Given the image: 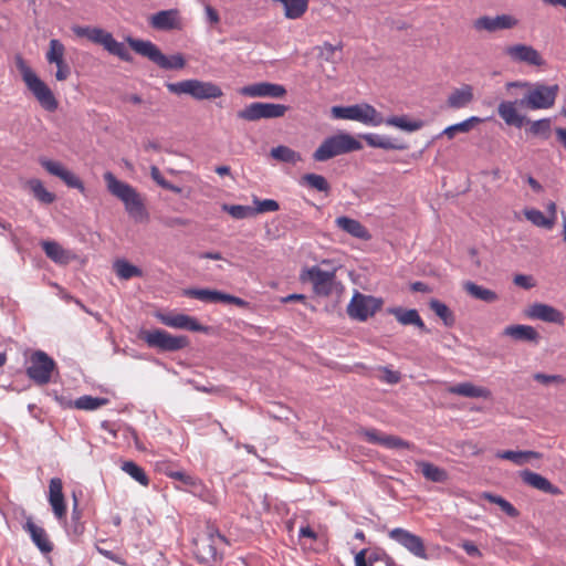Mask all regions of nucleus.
<instances>
[{"mask_svg":"<svg viewBox=\"0 0 566 566\" xmlns=\"http://www.w3.org/2000/svg\"><path fill=\"white\" fill-rule=\"evenodd\" d=\"M496 458L512 461L516 465H523L531 459H539L541 454L535 451H514V450H504L497 451Z\"/></svg>","mask_w":566,"mask_h":566,"instance_id":"obj_36","label":"nucleus"},{"mask_svg":"<svg viewBox=\"0 0 566 566\" xmlns=\"http://www.w3.org/2000/svg\"><path fill=\"white\" fill-rule=\"evenodd\" d=\"M166 475L168 478L179 482L180 484H178L177 486H181V488L190 486L192 481L196 478L195 475L188 474L184 471H172V470L167 471Z\"/></svg>","mask_w":566,"mask_h":566,"instance_id":"obj_58","label":"nucleus"},{"mask_svg":"<svg viewBox=\"0 0 566 566\" xmlns=\"http://www.w3.org/2000/svg\"><path fill=\"white\" fill-rule=\"evenodd\" d=\"M464 290L474 298L483 301L485 303H493L497 301V294L486 287L475 284L474 282L468 281L464 283Z\"/></svg>","mask_w":566,"mask_h":566,"instance_id":"obj_38","label":"nucleus"},{"mask_svg":"<svg viewBox=\"0 0 566 566\" xmlns=\"http://www.w3.org/2000/svg\"><path fill=\"white\" fill-rule=\"evenodd\" d=\"M103 177L109 193L124 203L125 210L132 219L136 222L148 220L149 214L144 200L133 186L117 179L111 171H106Z\"/></svg>","mask_w":566,"mask_h":566,"instance_id":"obj_1","label":"nucleus"},{"mask_svg":"<svg viewBox=\"0 0 566 566\" xmlns=\"http://www.w3.org/2000/svg\"><path fill=\"white\" fill-rule=\"evenodd\" d=\"M253 203L255 205V208H253L254 214L274 212L280 209L279 202L274 199H259L258 197H253Z\"/></svg>","mask_w":566,"mask_h":566,"instance_id":"obj_54","label":"nucleus"},{"mask_svg":"<svg viewBox=\"0 0 566 566\" xmlns=\"http://www.w3.org/2000/svg\"><path fill=\"white\" fill-rule=\"evenodd\" d=\"M23 530L29 533L31 541L41 553L49 554L53 551V544L49 539L45 530L35 525L31 516L23 524Z\"/></svg>","mask_w":566,"mask_h":566,"instance_id":"obj_23","label":"nucleus"},{"mask_svg":"<svg viewBox=\"0 0 566 566\" xmlns=\"http://www.w3.org/2000/svg\"><path fill=\"white\" fill-rule=\"evenodd\" d=\"M217 541L226 542V537L219 532L210 533L207 541H202L201 551L207 553L211 558H216L218 555Z\"/></svg>","mask_w":566,"mask_h":566,"instance_id":"obj_50","label":"nucleus"},{"mask_svg":"<svg viewBox=\"0 0 566 566\" xmlns=\"http://www.w3.org/2000/svg\"><path fill=\"white\" fill-rule=\"evenodd\" d=\"M369 147L380 148L385 150H405L407 145L398 139H394L389 136L367 133L360 136Z\"/></svg>","mask_w":566,"mask_h":566,"instance_id":"obj_25","label":"nucleus"},{"mask_svg":"<svg viewBox=\"0 0 566 566\" xmlns=\"http://www.w3.org/2000/svg\"><path fill=\"white\" fill-rule=\"evenodd\" d=\"M387 126L399 128L407 133H413L422 128L423 122L420 119H410L407 115L389 116L385 118Z\"/></svg>","mask_w":566,"mask_h":566,"instance_id":"obj_33","label":"nucleus"},{"mask_svg":"<svg viewBox=\"0 0 566 566\" xmlns=\"http://www.w3.org/2000/svg\"><path fill=\"white\" fill-rule=\"evenodd\" d=\"M82 512L78 509V501L76 495L73 494V509H72V522L74 524V532L76 534L83 532V525L81 524Z\"/></svg>","mask_w":566,"mask_h":566,"instance_id":"obj_60","label":"nucleus"},{"mask_svg":"<svg viewBox=\"0 0 566 566\" xmlns=\"http://www.w3.org/2000/svg\"><path fill=\"white\" fill-rule=\"evenodd\" d=\"M49 503L57 520H64L66 516V505L63 495V483L59 478H52L49 484Z\"/></svg>","mask_w":566,"mask_h":566,"instance_id":"obj_20","label":"nucleus"},{"mask_svg":"<svg viewBox=\"0 0 566 566\" xmlns=\"http://www.w3.org/2000/svg\"><path fill=\"white\" fill-rule=\"evenodd\" d=\"M72 31L78 38H86L91 42L102 45L109 54H113L125 62H130L133 60L125 44L115 40L112 33L102 28L73 25Z\"/></svg>","mask_w":566,"mask_h":566,"instance_id":"obj_6","label":"nucleus"},{"mask_svg":"<svg viewBox=\"0 0 566 566\" xmlns=\"http://www.w3.org/2000/svg\"><path fill=\"white\" fill-rule=\"evenodd\" d=\"M335 223L339 229L354 238L360 240H368L370 238L368 230L358 220L342 216L336 218Z\"/></svg>","mask_w":566,"mask_h":566,"instance_id":"obj_26","label":"nucleus"},{"mask_svg":"<svg viewBox=\"0 0 566 566\" xmlns=\"http://www.w3.org/2000/svg\"><path fill=\"white\" fill-rule=\"evenodd\" d=\"M120 469L140 485H149V478L147 476L145 470L134 461H124L120 465Z\"/></svg>","mask_w":566,"mask_h":566,"instance_id":"obj_42","label":"nucleus"},{"mask_svg":"<svg viewBox=\"0 0 566 566\" xmlns=\"http://www.w3.org/2000/svg\"><path fill=\"white\" fill-rule=\"evenodd\" d=\"M240 93L248 97H271L280 98L285 95L286 90L283 85L270 82H258L245 85Z\"/></svg>","mask_w":566,"mask_h":566,"instance_id":"obj_18","label":"nucleus"},{"mask_svg":"<svg viewBox=\"0 0 566 566\" xmlns=\"http://www.w3.org/2000/svg\"><path fill=\"white\" fill-rule=\"evenodd\" d=\"M15 66L20 72L27 88L31 92L41 107L46 112H55L59 107V102L46 83L35 74V72L20 55L15 57Z\"/></svg>","mask_w":566,"mask_h":566,"instance_id":"obj_3","label":"nucleus"},{"mask_svg":"<svg viewBox=\"0 0 566 566\" xmlns=\"http://www.w3.org/2000/svg\"><path fill=\"white\" fill-rule=\"evenodd\" d=\"M223 95L221 87L212 82L197 81L195 99H214Z\"/></svg>","mask_w":566,"mask_h":566,"instance_id":"obj_35","label":"nucleus"},{"mask_svg":"<svg viewBox=\"0 0 566 566\" xmlns=\"http://www.w3.org/2000/svg\"><path fill=\"white\" fill-rule=\"evenodd\" d=\"M388 536L415 557L428 558L424 542L417 534L402 527H395L388 532Z\"/></svg>","mask_w":566,"mask_h":566,"instance_id":"obj_11","label":"nucleus"},{"mask_svg":"<svg viewBox=\"0 0 566 566\" xmlns=\"http://www.w3.org/2000/svg\"><path fill=\"white\" fill-rule=\"evenodd\" d=\"M28 187L33 196L42 203L50 205L55 200V195L46 190L40 179H30Z\"/></svg>","mask_w":566,"mask_h":566,"instance_id":"obj_45","label":"nucleus"},{"mask_svg":"<svg viewBox=\"0 0 566 566\" xmlns=\"http://www.w3.org/2000/svg\"><path fill=\"white\" fill-rule=\"evenodd\" d=\"M504 53L514 63H525L532 66H542L545 63L535 48L524 43L509 45L504 49Z\"/></svg>","mask_w":566,"mask_h":566,"instance_id":"obj_14","label":"nucleus"},{"mask_svg":"<svg viewBox=\"0 0 566 566\" xmlns=\"http://www.w3.org/2000/svg\"><path fill=\"white\" fill-rule=\"evenodd\" d=\"M187 314L157 313L158 321L172 328H180Z\"/></svg>","mask_w":566,"mask_h":566,"instance_id":"obj_52","label":"nucleus"},{"mask_svg":"<svg viewBox=\"0 0 566 566\" xmlns=\"http://www.w3.org/2000/svg\"><path fill=\"white\" fill-rule=\"evenodd\" d=\"M380 306V300L356 292L347 306V313L350 318L365 322L373 316Z\"/></svg>","mask_w":566,"mask_h":566,"instance_id":"obj_10","label":"nucleus"},{"mask_svg":"<svg viewBox=\"0 0 566 566\" xmlns=\"http://www.w3.org/2000/svg\"><path fill=\"white\" fill-rule=\"evenodd\" d=\"M526 314L532 319H538L545 323H553L557 325H564L565 323V315L563 312L544 303L532 304L527 308Z\"/></svg>","mask_w":566,"mask_h":566,"instance_id":"obj_19","label":"nucleus"},{"mask_svg":"<svg viewBox=\"0 0 566 566\" xmlns=\"http://www.w3.org/2000/svg\"><path fill=\"white\" fill-rule=\"evenodd\" d=\"M513 281L517 286L525 290L532 289L535 285L533 277L530 275L517 274L514 276Z\"/></svg>","mask_w":566,"mask_h":566,"instance_id":"obj_64","label":"nucleus"},{"mask_svg":"<svg viewBox=\"0 0 566 566\" xmlns=\"http://www.w3.org/2000/svg\"><path fill=\"white\" fill-rule=\"evenodd\" d=\"M390 313L396 317V319L401 325H415L422 332L428 333L429 329L426 327L422 318L420 317L419 313L415 308L410 310H403L401 307H396L390 310Z\"/></svg>","mask_w":566,"mask_h":566,"instance_id":"obj_27","label":"nucleus"},{"mask_svg":"<svg viewBox=\"0 0 566 566\" xmlns=\"http://www.w3.org/2000/svg\"><path fill=\"white\" fill-rule=\"evenodd\" d=\"M300 185L325 193H327L331 189V186L324 176L313 172L302 176L300 179Z\"/></svg>","mask_w":566,"mask_h":566,"instance_id":"obj_39","label":"nucleus"},{"mask_svg":"<svg viewBox=\"0 0 566 566\" xmlns=\"http://www.w3.org/2000/svg\"><path fill=\"white\" fill-rule=\"evenodd\" d=\"M506 90L513 87L527 88V93L520 99V107L530 109H547L555 104L558 85L532 84L526 81H514L505 84Z\"/></svg>","mask_w":566,"mask_h":566,"instance_id":"obj_2","label":"nucleus"},{"mask_svg":"<svg viewBox=\"0 0 566 566\" xmlns=\"http://www.w3.org/2000/svg\"><path fill=\"white\" fill-rule=\"evenodd\" d=\"M430 310L434 312V314L440 317L443 324L448 327H451L455 323V318L450 308L439 300H431L429 303Z\"/></svg>","mask_w":566,"mask_h":566,"instance_id":"obj_46","label":"nucleus"},{"mask_svg":"<svg viewBox=\"0 0 566 566\" xmlns=\"http://www.w3.org/2000/svg\"><path fill=\"white\" fill-rule=\"evenodd\" d=\"M270 155L277 161L291 165H295L303 160L302 155L298 151L284 145L273 147L270 151Z\"/></svg>","mask_w":566,"mask_h":566,"instance_id":"obj_37","label":"nucleus"},{"mask_svg":"<svg viewBox=\"0 0 566 566\" xmlns=\"http://www.w3.org/2000/svg\"><path fill=\"white\" fill-rule=\"evenodd\" d=\"M142 338L149 347L161 352H177L188 345L186 336H174L159 328L144 332Z\"/></svg>","mask_w":566,"mask_h":566,"instance_id":"obj_8","label":"nucleus"},{"mask_svg":"<svg viewBox=\"0 0 566 566\" xmlns=\"http://www.w3.org/2000/svg\"><path fill=\"white\" fill-rule=\"evenodd\" d=\"M182 295L191 298L199 300L205 303H228L234 304L239 307H244L248 303L238 296L210 289H185Z\"/></svg>","mask_w":566,"mask_h":566,"instance_id":"obj_12","label":"nucleus"},{"mask_svg":"<svg viewBox=\"0 0 566 566\" xmlns=\"http://www.w3.org/2000/svg\"><path fill=\"white\" fill-rule=\"evenodd\" d=\"M223 210L227 211L232 218L242 220L254 216V210L250 206H241V205H224Z\"/></svg>","mask_w":566,"mask_h":566,"instance_id":"obj_51","label":"nucleus"},{"mask_svg":"<svg viewBox=\"0 0 566 566\" xmlns=\"http://www.w3.org/2000/svg\"><path fill=\"white\" fill-rule=\"evenodd\" d=\"M126 41L137 54L147 57L163 70H180L186 65V60L182 54L165 55L159 48L149 40L127 36Z\"/></svg>","mask_w":566,"mask_h":566,"instance_id":"obj_4","label":"nucleus"},{"mask_svg":"<svg viewBox=\"0 0 566 566\" xmlns=\"http://www.w3.org/2000/svg\"><path fill=\"white\" fill-rule=\"evenodd\" d=\"M356 122L366 126L377 127L385 123L382 115L369 104H358Z\"/></svg>","mask_w":566,"mask_h":566,"instance_id":"obj_28","label":"nucleus"},{"mask_svg":"<svg viewBox=\"0 0 566 566\" xmlns=\"http://www.w3.org/2000/svg\"><path fill=\"white\" fill-rule=\"evenodd\" d=\"M521 478L524 483L527 485H531L532 488L542 491L546 494L551 495H559L562 494V491L558 486L552 484L548 479L541 475L539 473L524 470L521 472Z\"/></svg>","mask_w":566,"mask_h":566,"instance_id":"obj_24","label":"nucleus"},{"mask_svg":"<svg viewBox=\"0 0 566 566\" xmlns=\"http://www.w3.org/2000/svg\"><path fill=\"white\" fill-rule=\"evenodd\" d=\"M359 434L363 436L369 443L379 444L387 449H410L411 443L397 436L382 434L377 429H361Z\"/></svg>","mask_w":566,"mask_h":566,"instance_id":"obj_17","label":"nucleus"},{"mask_svg":"<svg viewBox=\"0 0 566 566\" xmlns=\"http://www.w3.org/2000/svg\"><path fill=\"white\" fill-rule=\"evenodd\" d=\"M525 218L535 227L551 230L554 227V219L547 218L541 210L530 208L524 210Z\"/></svg>","mask_w":566,"mask_h":566,"instance_id":"obj_43","label":"nucleus"},{"mask_svg":"<svg viewBox=\"0 0 566 566\" xmlns=\"http://www.w3.org/2000/svg\"><path fill=\"white\" fill-rule=\"evenodd\" d=\"M517 106H520V99L502 101L497 105V114L506 125L521 128L526 117L517 112Z\"/></svg>","mask_w":566,"mask_h":566,"instance_id":"obj_21","label":"nucleus"},{"mask_svg":"<svg viewBox=\"0 0 566 566\" xmlns=\"http://www.w3.org/2000/svg\"><path fill=\"white\" fill-rule=\"evenodd\" d=\"M473 101V88L470 85H463L454 90L447 99L449 107L460 109L468 106Z\"/></svg>","mask_w":566,"mask_h":566,"instance_id":"obj_30","label":"nucleus"},{"mask_svg":"<svg viewBox=\"0 0 566 566\" xmlns=\"http://www.w3.org/2000/svg\"><path fill=\"white\" fill-rule=\"evenodd\" d=\"M108 403L107 398L92 397V396H82L77 398L74 402V406L81 410H96L102 406Z\"/></svg>","mask_w":566,"mask_h":566,"instance_id":"obj_48","label":"nucleus"},{"mask_svg":"<svg viewBox=\"0 0 566 566\" xmlns=\"http://www.w3.org/2000/svg\"><path fill=\"white\" fill-rule=\"evenodd\" d=\"M52 64H55L57 67L55 72V78L57 81H65L70 76L71 67L64 59H62L61 62H53Z\"/></svg>","mask_w":566,"mask_h":566,"instance_id":"obj_61","label":"nucleus"},{"mask_svg":"<svg viewBox=\"0 0 566 566\" xmlns=\"http://www.w3.org/2000/svg\"><path fill=\"white\" fill-rule=\"evenodd\" d=\"M366 559L369 563V566H373L377 562H384L385 565L387 566L388 564H391V562L394 560V558L390 555H388L385 549L379 547L370 551L369 553L367 552Z\"/></svg>","mask_w":566,"mask_h":566,"instance_id":"obj_57","label":"nucleus"},{"mask_svg":"<svg viewBox=\"0 0 566 566\" xmlns=\"http://www.w3.org/2000/svg\"><path fill=\"white\" fill-rule=\"evenodd\" d=\"M363 145L348 133H338L326 137L313 153L315 161H327L336 156L360 150Z\"/></svg>","mask_w":566,"mask_h":566,"instance_id":"obj_5","label":"nucleus"},{"mask_svg":"<svg viewBox=\"0 0 566 566\" xmlns=\"http://www.w3.org/2000/svg\"><path fill=\"white\" fill-rule=\"evenodd\" d=\"M49 45L50 49L45 54L46 61L49 63L61 62V60L64 59L65 53L64 44L57 39H52Z\"/></svg>","mask_w":566,"mask_h":566,"instance_id":"obj_49","label":"nucleus"},{"mask_svg":"<svg viewBox=\"0 0 566 566\" xmlns=\"http://www.w3.org/2000/svg\"><path fill=\"white\" fill-rule=\"evenodd\" d=\"M482 119L478 116H471L460 123L446 127L441 135H446L449 139H452L457 133H468L473 127V124L481 123Z\"/></svg>","mask_w":566,"mask_h":566,"instance_id":"obj_44","label":"nucleus"},{"mask_svg":"<svg viewBox=\"0 0 566 566\" xmlns=\"http://www.w3.org/2000/svg\"><path fill=\"white\" fill-rule=\"evenodd\" d=\"M56 368V363L43 350L33 352L25 369L27 376L38 386L48 385L52 379V374Z\"/></svg>","mask_w":566,"mask_h":566,"instance_id":"obj_7","label":"nucleus"},{"mask_svg":"<svg viewBox=\"0 0 566 566\" xmlns=\"http://www.w3.org/2000/svg\"><path fill=\"white\" fill-rule=\"evenodd\" d=\"M41 247L45 255L57 264H67L71 255L60 243L55 241H42Z\"/></svg>","mask_w":566,"mask_h":566,"instance_id":"obj_32","label":"nucleus"},{"mask_svg":"<svg viewBox=\"0 0 566 566\" xmlns=\"http://www.w3.org/2000/svg\"><path fill=\"white\" fill-rule=\"evenodd\" d=\"M39 163L49 174L60 178L69 188L77 189L82 193L85 191L83 181L60 161L40 158Z\"/></svg>","mask_w":566,"mask_h":566,"instance_id":"obj_16","label":"nucleus"},{"mask_svg":"<svg viewBox=\"0 0 566 566\" xmlns=\"http://www.w3.org/2000/svg\"><path fill=\"white\" fill-rule=\"evenodd\" d=\"M150 176L153 180L160 186L161 188L166 190H170L175 193H180L181 188L178 186L172 185L171 182L167 181L164 176L161 175L160 170L156 166L150 167Z\"/></svg>","mask_w":566,"mask_h":566,"instance_id":"obj_55","label":"nucleus"},{"mask_svg":"<svg viewBox=\"0 0 566 566\" xmlns=\"http://www.w3.org/2000/svg\"><path fill=\"white\" fill-rule=\"evenodd\" d=\"M197 78H189L174 83H167V90L176 95H189L195 99Z\"/></svg>","mask_w":566,"mask_h":566,"instance_id":"obj_41","label":"nucleus"},{"mask_svg":"<svg viewBox=\"0 0 566 566\" xmlns=\"http://www.w3.org/2000/svg\"><path fill=\"white\" fill-rule=\"evenodd\" d=\"M286 111L287 106L282 104L255 102L239 111L237 116L244 120L255 122L262 118L272 119L282 117Z\"/></svg>","mask_w":566,"mask_h":566,"instance_id":"obj_9","label":"nucleus"},{"mask_svg":"<svg viewBox=\"0 0 566 566\" xmlns=\"http://www.w3.org/2000/svg\"><path fill=\"white\" fill-rule=\"evenodd\" d=\"M357 107L358 104L350 106H333L332 115L337 119L356 120Z\"/></svg>","mask_w":566,"mask_h":566,"instance_id":"obj_53","label":"nucleus"},{"mask_svg":"<svg viewBox=\"0 0 566 566\" xmlns=\"http://www.w3.org/2000/svg\"><path fill=\"white\" fill-rule=\"evenodd\" d=\"M552 130V119L551 118H542L534 122H530V127L527 128V133L533 136L542 137L543 139H548Z\"/></svg>","mask_w":566,"mask_h":566,"instance_id":"obj_47","label":"nucleus"},{"mask_svg":"<svg viewBox=\"0 0 566 566\" xmlns=\"http://www.w3.org/2000/svg\"><path fill=\"white\" fill-rule=\"evenodd\" d=\"M334 272L324 271L314 265L303 271L302 280H308L313 284V290L317 295L327 296L333 291Z\"/></svg>","mask_w":566,"mask_h":566,"instance_id":"obj_13","label":"nucleus"},{"mask_svg":"<svg viewBox=\"0 0 566 566\" xmlns=\"http://www.w3.org/2000/svg\"><path fill=\"white\" fill-rule=\"evenodd\" d=\"M418 467H419L422 475L428 481L436 482V483H443L449 478L448 472L444 469H442L431 462L420 461V462H418Z\"/></svg>","mask_w":566,"mask_h":566,"instance_id":"obj_34","label":"nucleus"},{"mask_svg":"<svg viewBox=\"0 0 566 566\" xmlns=\"http://www.w3.org/2000/svg\"><path fill=\"white\" fill-rule=\"evenodd\" d=\"M150 25L159 31L180 29L179 11L177 9L158 11L151 15Z\"/></svg>","mask_w":566,"mask_h":566,"instance_id":"obj_22","label":"nucleus"},{"mask_svg":"<svg viewBox=\"0 0 566 566\" xmlns=\"http://www.w3.org/2000/svg\"><path fill=\"white\" fill-rule=\"evenodd\" d=\"M518 20L511 14H499L495 17L482 15L473 21V28L476 31H488L490 33L500 30H511L517 27Z\"/></svg>","mask_w":566,"mask_h":566,"instance_id":"obj_15","label":"nucleus"},{"mask_svg":"<svg viewBox=\"0 0 566 566\" xmlns=\"http://www.w3.org/2000/svg\"><path fill=\"white\" fill-rule=\"evenodd\" d=\"M116 275L122 280H129L135 276H142L143 271L138 266L130 264L128 261L120 259L113 264Z\"/></svg>","mask_w":566,"mask_h":566,"instance_id":"obj_40","label":"nucleus"},{"mask_svg":"<svg viewBox=\"0 0 566 566\" xmlns=\"http://www.w3.org/2000/svg\"><path fill=\"white\" fill-rule=\"evenodd\" d=\"M208 328L209 327L200 324L197 321V318H195V317H192L190 315H186V317L184 318V324L181 325V327L179 329H186V331H190V332L207 333Z\"/></svg>","mask_w":566,"mask_h":566,"instance_id":"obj_59","label":"nucleus"},{"mask_svg":"<svg viewBox=\"0 0 566 566\" xmlns=\"http://www.w3.org/2000/svg\"><path fill=\"white\" fill-rule=\"evenodd\" d=\"M533 378H534V380H536L543 385H549L552 382L563 381V378L559 375H547V374H543V373L534 374Z\"/></svg>","mask_w":566,"mask_h":566,"instance_id":"obj_62","label":"nucleus"},{"mask_svg":"<svg viewBox=\"0 0 566 566\" xmlns=\"http://www.w3.org/2000/svg\"><path fill=\"white\" fill-rule=\"evenodd\" d=\"M460 546L470 557H482V552L472 541H464Z\"/></svg>","mask_w":566,"mask_h":566,"instance_id":"obj_63","label":"nucleus"},{"mask_svg":"<svg viewBox=\"0 0 566 566\" xmlns=\"http://www.w3.org/2000/svg\"><path fill=\"white\" fill-rule=\"evenodd\" d=\"M449 391L454 395H459L468 398H488L490 396V390L484 387H479L473 385L472 382L464 381L459 382L452 387H450Z\"/></svg>","mask_w":566,"mask_h":566,"instance_id":"obj_31","label":"nucleus"},{"mask_svg":"<svg viewBox=\"0 0 566 566\" xmlns=\"http://www.w3.org/2000/svg\"><path fill=\"white\" fill-rule=\"evenodd\" d=\"M343 43L339 42L338 44L334 45L329 42H324L321 46H318L319 50V56L324 59L327 62L335 63V53L336 51H342Z\"/></svg>","mask_w":566,"mask_h":566,"instance_id":"obj_56","label":"nucleus"},{"mask_svg":"<svg viewBox=\"0 0 566 566\" xmlns=\"http://www.w3.org/2000/svg\"><path fill=\"white\" fill-rule=\"evenodd\" d=\"M503 334L510 336L515 340L522 342H535L539 339V335L536 329L530 325H509L504 328Z\"/></svg>","mask_w":566,"mask_h":566,"instance_id":"obj_29","label":"nucleus"}]
</instances>
